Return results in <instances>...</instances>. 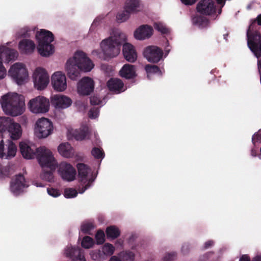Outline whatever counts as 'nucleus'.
<instances>
[{"label": "nucleus", "instance_id": "f257e3e1", "mask_svg": "<svg viewBox=\"0 0 261 261\" xmlns=\"http://www.w3.org/2000/svg\"><path fill=\"white\" fill-rule=\"evenodd\" d=\"M126 35L118 29L113 31L112 35L103 40L101 43L104 55L109 58H114L120 52L123 45L122 53L125 59L130 63L135 62L137 58V54L134 46L126 43Z\"/></svg>", "mask_w": 261, "mask_h": 261}, {"label": "nucleus", "instance_id": "f03ea898", "mask_svg": "<svg viewBox=\"0 0 261 261\" xmlns=\"http://www.w3.org/2000/svg\"><path fill=\"white\" fill-rule=\"evenodd\" d=\"M92 61L83 51H77L73 58H70L66 63V69L69 78L76 80L80 71L88 72L94 67Z\"/></svg>", "mask_w": 261, "mask_h": 261}, {"label": "nucleus", "instance_id": "7ed1b4c3", "mask_svg": "<svg viewBox=\"0 0 261 261\" xmlns=\"http://www.w3.org/2000/svg\"><path fill=\"white\" fill-rule=\"evenodd\" d=\"M0 102L3 110L10 115L16 116L23 112L24 100L23 97L17 93H8L3 95Z\"/></svg>", "mask_w": 261, "mask_h": 261}, {"label": "nucleus", "instance_id": "20e7f679", "mask_svg": "<svg viewBox=\"0 0 261 261\" xmlns=\"http://www.w3.org/2000/svg\"><path fill=\"white\" fill-rule=\"evenodd\" d=\"M35 36L38 42L37 49L41 56L48 57L53 54L54 46L51 42L54 39V36L51 32L42 29L37 32Z\"/></svg>", "mask_w": 261, "mask_h": 261}, {"label": "nucleus", "instance_id": "39448f33", "mask_svg": "<svg viewBox=\"0 0 261 261\" xmlns=\"http://www.w3.org/2000/svg\"><path fill=\"white\" fill-rule=\"evenodd\" d=\"M8 131L13 140H17L21 136L22 130L20 125L15 122L11 118L0 117V132Z\"/></svg>", "mask_w": 261, "mask_h": 261}, {"label": "nucleus", "instance_id": "423d86ee", "mask_svg": "<svg viewBox=\"0 0 261 261\" xmlns=\"http://www.w3.org/2000/svg\"><path fill=\"white\" fill-rule=\"evenodd\" d=\"M40 165L44 168L47 167L51 170H55L57 163L52 152L45 147L37 148L36 156Z\"/></svg>", "mask_w": 261, "mask_h": 261}, {"label": "nucleus", "instance_id": "0eeeda50", "mask_svg": "<svg viewBox=\"0 0 261 261\" xmlns=\"http://www.w3.org/2000/svg\"><path fill=\"white\" fill-rule=\"evenodd\" d=\"M18 56L17 51L5 46H0V79L4 78L6 75V70L3 65V62L9 63L15 60Z\"/></svg>", "mask_w": 261, "mask_h": 261}, {"label": "nucleus", "instance_id": "6e6552de", "mask_svg": "<svg viewBox=\"0 0 261 261\" xmlns=\"http://www.w3.org/2000/svg\"><path fill=\"white\" fill-rule=\"evenodd\" d=\"M9 75L19 85L23 84L28 77V71L25 65L20 63H16L11 67L9 71Z\"/></svg>", "mask_w": 261, "mask_h": 261}, {"label": "nucleus", "instance_id": "1a4fd4ad", "mask_svg": "<svg viewBox=\"0 0 261 261\" xmlns=\"http://www.w3.org/2000/svg\"><path fill=\"white\" fill-rule=\"evenodd\" d=\"M53 130L52 122L48 119L42 118L36 123L35 133L39 138H44L50 135Z\"/></svg>", "mask_w": 261, "mask_h": 261}, {"label": "nucleus", "instance_id": "9d476101", "mask_svg": "<svg viewBox=\"0 0 261 261\" xmlns=\"http://www.w3.org/2000/svg\"><path fill=\"white\" fill-rule=\"evenodd\" d=\"M30 111L33 113H44L49 110V101L45 97L39 96L31 100L29 102Z\"/></svg>", "mask_w": 261, "mask_h": 261}, {"label": "nucleus", "instance_id": "9b49d317", "mask_svg": "<svg viewBox=\"0 0 261 261\" xmlns=\"http://www.w3.org/2000/svg\"><path fill=\"white\" fill-rule=\"evenodd\" d=\"M33 79L35 88L39 90L45 89L49 82V76L47 72L41 67H38L35 69Z\"/></svg>", "mask_w": 261, "mask_h": 261}, {"label": "nucleus", "instance_id": "f8f14e48", "mask_svg": "<svg viewBox=\"0 0 261 261\" xmlns=\"http://www.w3.org/2000/svg\"><path fill=\"white\" fill-rule=\"evenodd\" d=\"M58 172L63 179L68 181L74 180L76 173L75 169L65 162H62L59 164Z\"/></svg>", "mask_w": 261, "mask_h": 261}, {"label": "nucleus", "instance_id": "ddd939ff", "mask_svg": "<svg viewBox=\"0 0 261 261\" xmlns=\"http://www.w3.org/2000/svg\"><path fill=\"white\" fill-rule=\"evenodd\" d=\"M163 55V50L159 47L151 45L146 47L143 51L144 57L149 62L156 63L162 59Z\"/></svg>", "mask_w": 261, "mask_h": 261}, {"label": "nucleus", "instance_id": "4468645a", "mask_svg": "<svg viewBox=\"0 0 261 261\" xmlns=\"http://www.w3.org/2000/svg\"><path fill=\"white\" fill-rule=\"evenodd\" d=\"M77 88L80 95H89L94 89V82L89 77H84L78 82Z\"/></svg>", "mask_w": 261, "mask_h": 261}, {"label": "nucleus", "instance_id": "2eb2a0df", "mask_svg": "<svg viewBox=\"0 0 261 261\" xmlns=\"http://www.w3.org/2000/svg\"><path fill=\"white\" fill-rule=\"evenodd\" d=\"M196 10L203 15H212L216 12V5L213 0H201L197 5Z\"/></svg>", "mask_w": 261, "mask_h": 261}, {"label": "nucleus", "instance_id": "dca6fc26", "mask_svg": "<svg viewBox=\"0 0 261 261\" xmlns=\"http://www.w3.org/2000/svg\"><path fill=\"white\" fill-rule=\"evenodd\" d=\"M28 187V185L27 184L24 177L23 175L19 174L12 179L10 190L14 194L17 195L23 191L24 188Z\"/></svg>", "mask_w": 261, "mask_h": 261}, {"label": "nucleus", "instance_id": "f3484780", "mask_svg": "<svg viewBox=\"0 0 261 261\" xmlns=\"http://www.w3.org/2000/svg\"><path fill=\"white\" fill-rule=\"evenodd\" d=\"M51 84L55 90L58 91H63L67 88L66 77L61 71H58L51 76Z\"/></svg>", "mask_w": 261, "mask_h": 261}, {"label": "nucleus", "instance_id": "a211bd4d", "mask_svg": "<svg viewBox=\"0 0 261 261\" xmlns=\"http://www.w3.org/2000/svg\"><path fill=\"white\" fill-rule=\"evenodd\" d=\"M51 103L56 109H66L71 105L72 101L66 96L55 95L51 97Z\"/></svg>", "mask_w": 261, "mask_h": 261}, {"label": "nucleus", "instance_id": "6ab92c4d", "mask_svg": "<svg viewBox=\"0 0 261 261\" xmlns=\"http://www.w3.org/2000/svg\"><path fill=\"white\" fill-rule=\"evenodd\" d=\"M19 148L22 156L26 159H32L36 156L37 148L34 145H30L25 142L19 143Z\"/></svg>", "mask_w": 261, "mask_h": 261}, {"label": "nucleus", "instance_id": "aec40b11", "mask_svg": "<svg viewBox=\"0 0 261 261\" xmlns=\"http://www.w3.org/2000/svg\"><path fill=\"white\" fill-rule=\"evenodd\" d=\"M247 35L248 46L253 53L261 43V35L258 32H255L251 34L248 31Z\"/></svg>", "mask_w": 261, "mask_h": 261}, {"label": "nucleus", "instance_id": "412c9836", "mask_svg": "<svg viewBox=\"0 0 261 261\" xmlns=\"http://www.w3.org/2000/svg\"><path fill=\"white\" fill-rule=\"evenodd\" d=\"M66 256L71 258L73 261H86L81 250L79 247L68 246L65 250Z\"/></svg>", "mask_w": 261, "mask_h": 261}, {"label": "nucleus", "instance_id": "4be33fe9", "mask_svg": "<svg viewBox=\"0 0 261 261\" xmlns=\"http://www.w3.org/2000/svg\"><path fill=\"white\" fill-rule=\"evenodd\" d=\"M153 33V29L148 25H143L137 29L134 33L135 38L143 40L149 38Z\"/></svg>", "mask_w": 261, "mask_h": 261}, {"label": "nucleus", "instance_id": "5701e85b", "mask_svg": "<svg viewBox=\"0 0 261 261\" xmlns=\"http://www.w3.org/2000/svg\"><path fill=\"white\" fill-rule=\"evenodd\" d=\"M109 90L116 94L120 93L123 91L124 84L122 81L118 79H111L107 83Z\"/></svg>", "mask_w": 261, "mask_h": 261}, {"label": "nucleus", "instance_id": "b1692460", "mask_svg": "<svg viewBox=\"0 0 261 261\" xmlns=\"http://www.w3.org/2000/svg\"><path fill=\"white\" fill-rule=\"evenodd\" d=\"M122 77L126 79H132L136 76L135 66L129 64H124L119 71Z\"/></svg>", "mask_w": 261, "mask_h": 261}, {"label": "nucleus", "instance_id": "393cba45", "mask_svg": "<svg viewBox=\"0 0 261 261\" xmlns=\"http://www.w3.org/2000/svg\"><path fill=\"white\" fill-rule=\"evenodd\" d=\"M19 48L23 53H31L35 48V44L32 40L23 39L19 42Z\"/></svg>", "mask_w": 261, "mask_h": 261}, {"label": "nucleus", "instance_id": "a878e982", "mask_svg": "<svg viewBox=\"0 0 261 261\" xmlns=\"http://www.w3.org/2000/svg\"><path fill=\"white\" fill-rule=\"evenodd\" d=\"M90 131L87 125H82L79 130H75L73 135L74 138L77 141L85 139L89 135Z\"/></svg>", "mask_w": 261, "mask_h": 261}, {"label": "nucleus", "instance_id": "bb28decb", "mask_svg": "<svg viewBox=\"0 0 261 261\" xmlns=\"http://www.w3.org/2000/svg\"><path fill=\"white\" fill-rule=\"evenodd\" d=\"M58 151L65 158H70L73 153V148L68 142L61 144L58 147Z\"/></svg>", "mask_w": 261, "mask_h": 261}, {"label": "nucleus", "instance_id": "cd10ccee", "mask_svg": "<svg viewBox=\"0 0 261 261\" xmlns=\"http://www.w3.org/2000/svg\"><path fill=\"white\" fill-rule=\"evenodd\" d=\"M77 168L79 173V177L82 182L85 184L87 182L86 178L89 171L88 166L83 163H79L77 164Z\"/></svg>", "mask_w": 261, "mask_h": 261}, {"label": "nucleus", "instance_id": "c85d7f7f", "mask_svg": "<svg viewBox=\"0 0 261 261\" xmlns=\"http://www.w3.org/2000/svg\"><path fill=\"white\" fill-rule=\"evenodd\" d=\"M125 9L130 13L140 11V1L139 0H127L126 2Z\"/></svg>", "mask_w": 261, "mask_h": 261}, {"label": "nucleus", "instance_id": "c756f323", "mask_svg": "<svg viewBox=\"0 0 261 261\" xmlns=\"http://www.w3.org/2000/svg\"><path fill=\"white\" fill-rule=\"evenodd\" d=\"M192 22L194 25H197L201 29L207 27L209 23V20L207 18L200 15H196L193 17Z\"/></svg>", "mask_w": 261, "mask_h": 261}, {"label": "nucleus", "instance_id": "7c9ffc66", "mask_svg": "<svg viewBox=\"0 0 261 261\" xmlns=\"http://www.w3.org/2000/svg\"><path fill=\"white\" fill-rule=\"evenodd\" d=\"M35 33V28L25 27L18 31L17 36L18 38H30Z\"/></svg>", "mask_w": 261, "mask_h": 261}, {"label": "nucleus", "instance_id": "2f4dec72", "mask_svg": "<svg viewBox=\"0 0 261 261\" xmlns=\"http://www.w3.org/2000/svg\"><path fill=\"white\" fill-rule=\"evenodd\" d=\"M106 233L108 239H115L119 237L120 231L116 226L111 225L107 228Z\"/></svg>", "mask_w": 261, "mask_h": 261}, {"label": "nucleus", "instance_id": "473e14b6", "mask_svg": "<svg viewBox=\"0 0 261 261\" xmlns=\"http://www.w3.org/2000/svg\"><path fill=\"white\" fill-rule=\"evenodd\" d=\"M90 255L92 259L94 260L100 261L107 258L103 252L100 249L93 250L91 252Z\"/></svg>", "mask_w": 261, "mask_h": 261}, {"label": "nucleus", "instance_id": "72a5a7b5", "mask_svg": "<svg viewBox=\"0 0 261 261\" xmlns=\"http://www.w3.org/2000/svg\"><path fill=\"white\" fill-rule=\"evenodd\" d=\"M130 12L125 9L124 10L119 12L116 16L117 21L121 23L127 20L130 16Z\"/></svg>", "mask_w": 261, "mask_h": 261}, {"label": "nucleus", "instance_id": "f704fd0d", "mask_svg": "<svg viewBox=\"0 0 261 261\" xmlns=\"http://www.w3.org/2000/svg\"><path fill=\"white\" fill-rule=\"evenodd\" d=\"M16 150L17 148L15 143L11 141H9L8 145L7 154L6 155V158L14 156L16 154Z\"/></svg>", "mask_w": 261, "mask_h": 261}, {"label": "nucleus", "instance_id": "c9c22d12", "mask_svg": "<svg viewBox=\"0 0 261 261\" xmlns=\"http://www.w3.org/2000/svg\"><path fill=\"white\" fill-rule=\"evenodd\" d=\"M114 250L115 248L113 245L110 243L105 244L101 249L106 258H107L108 256L112 255L114 252Z\"/></svg>", "mask_w": 261, "mask_h": 261}, {"label": "nucleus", "instance_id": "e433bc0d", "mask_svg": "<svg viewBox=\"0 0 261 261\" xmlns=\"http://www.w3.org/2000/svg\"><path fill=\"white\" fill-rule=\"evenodd\" d=\"M54 170H51V169H50V171H44V172L40 175L41 179L48 182L54 181Z\"/></svg>", "mask_w": 261, "mask_h": 261}, {"label": "nucleus", "instance_id": "4c0bfd02", "mask_svg": "<svg viewBox=\"0 0 261 261\" xmlns=\"http://www.w3.org/2000/svg\"><path fill=\"white\" fill-rule=\"evenodd\" d=\"M94 244V240L89 236L84 237L81 243L82 246L86 249H88L93 246Z\"/></svg>", "mask_w": 261, "mask_h": 261}, {"label": "nucleus", "instance_id": "58836bf2", "mask_svg": "<svg viewBox=\"0 0 261 261\" xmlns=\"http://www.w3.org/2000/svg\"><path fill=\"white\" fill-rule=\"evenodd\" d=\"M94 227L92 223H85L82 225L81 230L85 234H91V231L94 228Z\"/></svg>", "mask_w": 261, "mask_h": 261}, {"label": "nucleus", "instance_id": "ea45409f", "mask_svg": "<svg viewBox=\"0 0 261 261\" xmlns=\"http://www.w3.org/2000/svg\"><path fill=\"white\" fill-rule=\"evenodd\" d=\"M92 155L97 159H102L105 156V153L102 149L94 147L91 151Z\"/></svg>", "mask_w": 261, "mask_h": 261}, {"label": "nucleus", "instance_id": "a19ab883", "mask_svg": "<svg viewBox=\"0 0 261 261\" xmlns=\"http://www.w3.org/2000/svg\"><path fill=\"white\" fill-rule=\"evenodd\" d=\"M145 69L147 73H161L160 68L156 65H146L145 67Z\"/></svg>", "mask_w": 261, "mask_h": 261}, {"label": "nucleus", "instance_id": "79ce46f5", "mask_svg": "<svg viewBox=\"0 0 261 261\" xmlns=\"http://www.w3.org/2000/svg\"><path fill=\"white\" fill-rule=\"evenodd\" d=\"M64 195L67 198H74L77 196V192L75 189L68 188L65 189Z\"/></svg>", "mask_w": 261, "mask_h": 261}, {"label": "nucleus", "instance_id": "37998d69", "mask_svg": "<svg viewBox=\"0 0 261 261\" xmlns=\"http://www.w3.org/2000/svg\"><path fill=\"white\" fill-rule=\"evenodd\" d=\"M95 239L97 244H102L105 241V234L103 230H98L95 234Z\"/></svg>", "mask_w": 261, "mask_h": 261}, {"label": "nucleus", "instance_id": "c03bdc74", "mask_svg": "<svg viewBox=\"0 0 261 261\" xmlns=\"http://www.w3.org/2000/svg\"><path fill=\"white\" fill-rule=\"evenodd\" d=\"M123 259L126 261H133L135 258V254L130 251H125L121 254Z\"/></svg>", "mask_w": 261, "mask_h": 261}, {"label": "nucleus", "instance_id": "a18cd8bd", "mask_svg": "<svg viewBox=\"0 0 261 261\" xmlns=\"http://www.w3.org/2000/svg\"><path fill=\"white\" fill-rule=\"evenodd\" d=\"M154 28L155 30L164 34H166L169 32L168 29L161 23H155L154 24Z\"/></svg>", "mask_w": 261, "mask_h": 261}, {"label": "nucleus", "instance_id": "49530a36", "mask_svg": "<svg viewBox=\"0 0 261 261\" xmlns=\"http://www.w3.org/2000/svg\"><path fill=\"white\" fill-rule=\"evenodd\" d=\"M99 113V110L98 108H92L89 111L88 115L89 118L91 119H95L97 117Z\"/></svg>", "mask_w": 261, "mask_h": 261}, {"label": "nucleus", "instance_id": "de8ad7c7", "mask_svg": "<svg viewBox=\"0 0 261 261\" xmlns=\"http://www.w3.org/2000/svg\"><path fill=\"white\" fill-rule=\"evenodd\" d=\"M101 102V99L97 96L94 95L90 97V103L91 105H99Z\"/></svg>", "mask_w": 261, "mask_h": 261}, {"label": "nucleus", "instance_id": "09e8293b", "mask_svg": "<svg viewBox=\"0 0 261 261\" xmlns=\"http://www.w3.org/2000/svg\"><path fill=\"white\" fill-rule=\"evenodd\" d=\"M47 191L48 194L49 195L55 197H58L60 195V193L59 190H58L56 189H54V188H48Z\"/></svg>", "mask_w": 261, "mask_h": 261}, {"label": "nucleus", "instance_id": "8fccbe9b", "mask_svg": "<svg viewBox=\"0 0 261 261\" xmlns=\"http://www.w3.org/2000/svg\"><path fill=\"white\" fill-rule=\"evenodd\" d=\"M176 254L175 252L169 253L164 257V261H172L176 257Z\"/></svg>", "mask_w": 261, "mask_h": 261}, {"label": "nucleus", "instance_id": "3c124183", "mask_svg": "<svg viewBox=\"0 0 261 261\" xmlns=\"http://www.w3.org/2000/svg\"><path fill=\"white\" fill-rule=\"evenodd\" d=\"M4 142L3 140H2L0 142V158H3L6 156V154L4 152Z\"/></svg>", "mask_w": 261, "mask_h": 261}, {"label": "nucleus", "instance_id": "603ef678", "mask_svg": "<svg viewBox=\"0 0 261 261\" xmlns=\"http://www.w3.org/2000/svg\"><path fill=\"white\" fill-rule=\"evenodd\" d=\"M92 182V180H89L84 186H83L81 189L79 190L80 193H83L90 186V182Z\"/></svg>", "mask_w": 261, "mask_h": 261}, {"label": "nucleus", "instance_id": "864d4df0", "mask_svg": "<svg viewBox=\"0 0 261 261\" xmlns=\"http://www.w3.org/2000/svg\"><path fill=\"white\" fill-rule=\"evenodd\" d=\"M216 2L218 4L220 5V7L218 11V15H220L222 13V7L225 5V0H216Z\"/></svg>", "mask_w": 261, "mask_h": 261}, {"label": "nucleus", "instance_id": "5fc2aeb1", "mask_svg": "<svg viewBox=\"0 0 261 261\" xmlns=\"http://www.w3.org/2000/svg\"><path fill=\"white\" fill-rule=\"evenodd\" d=\"M253 54L257 58L261 57V43L258 45V47H257V49L255 50L253 52Z\"/></svg>", "mask_w": 261, "mask_h": 261}, {"label": "nucleus", "instance_id": "6e6d98bb", "mask_svg": "<svg viewBox=\"0 0 261 261\" xmlns=\"http://www.w3.org/2000/svg\"><path fill=\"white\" fill-rule=\"evenodd\" d=\"M197 0H181V2L186 5H192L195 4Z\"/></svg>", "mask_w": 261, "mask_h": 261}, {"label": "nucleus", "instance_id": "4d7b16f0", "mask_svg": "<svg viewBox=\"0 0 261 261\" xmlns=\"http://www.w3.org/2000/svg\"><path fill=\"white\" fill-rule=\"evenodd\" d=\"M214 244V242L212 240H209L206 241L204 245V248L205 249H207L211 247H212Z\"/></svg>", "mask_w": 261, "mask_h": 261}, {"label": "nucleus", "instance_id": "13d9d810", "mask_svg": "<svg viewBox=\"0 0 261 261\" xmlns=\"http://www.w3.org/2000/svg\"><path fill=\"white\" fill-rule=\"evenodd\" d=\"M189 249V246L187 244H185L182 246L181 251L184 254H186L188 253Z\"/></svg>", "mask_w": 261, "mask_h": 261}, {"label": "nucleus", "instance_id": "bf43d9fd", "mask_svg": "<svg viewBox=\"0 0 261 261\" xmlns=\"http://www.w3.org/2000/svg\"><path fill=\"white\" fill-rule=\"evenodd\" d=\"M239 261H250V258L248 255L244 254L240 257Z\"/></svg>", "mask_w": 261, "mask_h": 261}, {"label": "nucleus", "instance_id": "052dcab7", "mask_svg": "<svg viewBox=\"0 0 261 261\" xmlns=\"http://www.w3.org/2000/svg\"><path fill=\"white\" fill-rule=\"evenodd\" d=\"M254 22H257L258 25H261V14L257 16L256 18L254 20Z\"/></svg>", "mask_w": 261, "mask_h": 261}, {"label": "nucleus", "instance_id": "680f3d73", "mask_svg": "<svg viewBox=\"0 0 261 261\" xmlns=\"http://www.w3.org/2000/svg\"><path fill=\"white\" fill-rule=\"evenodd\" d=\"M109 261H121V260L116 256L111 257Z\"/></svg>", "mask_w": 261, "mask_h": 261}, {"label": "nucleus", "instance_id": "e2e57ef3", "mask_svg": "<svg viewBox=\"0 0 261 261\" xmlns=\"http://www.w3.org/2000/svg\"><path fill=\"white\" fill-rule=\"evenodd\" d=\"M252 261H261V256H256L252 259Z\"/></svg>", "mask_w": 261, "mask_h": 261}, {"label": "nucleus", "instance_id": "0e129e2a", "mask_svg": "<svg viewBox=\"0 0 261 261\" xmlns=\"http://www.w3.org/2000/svg\"><path fill=\"white\" fill-rule=\"evenodd\" d=\"M258 68L259 70H261V59L258 61Z\"/></svg>", "mask_w": 261, "mask_h": 261}, {"label": "nucleus", "instance_id": "69168bd1", "mask_svg": "<svg viewBox=\"0 0 261 261\" xmlns=\"http://www.w3.org/2000/svg\"><path fill=\"white\" fill-rule=\"evenodd\" d=\"M132 249H137L136 248V246H135V247H132Z\"/></svg>", "mask_w": 261, "mask_h": 261}, {"label": "nucleus", "instance_id": "338daca9", "mask_svg": "<svg viewBox=\"0 0 261 261\" xmlns=\"http://www.w3.org/2000/svg\"><path fill=\"white\" fill-rule=\"evenodd\" d=\"M97 51L95 50V51H93V53H97Z\"/></svg>", "mask_w": 261, "mask_h": 261}]
</instances>
